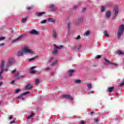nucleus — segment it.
I'll return each mask as SVG.
<instances>
[{
  "label": "nucleus",
  "mask_w": 124,
  "mask_h": 124,
  "mask_svg": "<svg viewBox=\"0 0 124 124\" xmlns=\"http://www.w3.org/2000/svg\"><path fill=\"white\" fill-rule=\"evenodd\" d=\"M14 63V59L9 58L8 63L5 65V61L2 60L1 61V64L0 65L1 71H0V79H2V72L3 70L5 71H8V68L9 66H11Z\"/></svg>",
  "instance_id": "1"
},
{
  "label": "nucleus",
  "mask_w": 124,
  "mask_h": 124,
  "mask_svg": "<svg viewBox=\"0 0 124 124\" xmlns=\"http://www.w3.org/2000/svg\"><path fill=\"white\" fill-rule=\"evenodd\" d=\"M24 54H26V55L27 54L33 55L34 54V51L31 49L30 46H25L22 48V51H19L17 52L16 56L17 57H22V56H24Z\"/></svg>",
  "instance_id": "2"
},
{
  "label": "nucleus",
  "mask_w": 124,
  "mask_h": 124,
  "mask_svg": "<svg viewBox=\"0 0 124 124\" xmlns=\"http://www.w3.org/2000/svg\"><path fill=\"white\" fill-rule=\"evenodd\" d=\"M124 25H122L119 27V30H118V39H120L121 38V35H122V34L123 32H124Z\"/></svg>",
  "instance_id": "3"
},
{
  "label": "nucleus",
  "mask_w": 124,
  "mask_h": 124,
  "mask_svg": "<svg viewBox=\"0 0 124 124\" xmlns=\"http://www.w3.org/2000/svg\"><path fill=\"white\" fill-rule=\"evenodd\" d=\"M48 62L50 63V65H55L58 63V60L55 59L54 57H51L48 60Z\"/></svg>",
  "instance_id": "4"
},
{
  "label": "nucleus",
  "mask_w": 124,
  "mask_h": 124,
  "mask_svg": "<svg viewBox=\"0 0 124 124\" xmlns=\"http://www.w3.org/2000/svg\"><path fill=\"white\" fill-rule=\"evenodd\" d=\"M74 72H75V70H69L68 72V75L69 77H71L72 75H74Z\"/></svg>",
  "instance_id": "5"
},
{
  "label": "nucleus",
  "mask_w": 124,
  "mask_h": 124,
  "mask_svg": "<svg viewBox=\"0 0 124 124\" xmlns=\"http://www.w3.org/2000/svg\"><path fill=\"white\" fill-rule=\"evenodd\" d=\"M29 33L30 34H35L37 35V34H38V32H37L35 30H32L29 32Z\"/></svg>",
  "instance_id": "6"
},
{
  "label": "nucleus",
  "mask_w": 124,
  "mask_h": 124,
  "mask_svg": "<svg viewBox=\"0 0 124 124\" xmlns=\"http://www.w3.org/2000/svg\"><path fill=\"white\" fill-rule=\"evenodd\" d=\"M63 97H64V98H67L68 99H70V100H73V98H72L71 96L68 94L63 95Z\"/></svg>",
  "instance_id": "7"
},
{
  "label": "nucleus",
  "mask_w": 124,
  "mask_h": 124,
  "mask_svg": "<svg viewBox=\"0 0 124 124\" xmlns=\"http://www.w3.org/2000/svg\"><path fill=\"white\" fill-rule=\"evenodd\" d=\"M34 68H36V66H33L30 68V73H32V74L35 73V71L33 70Z\"/></svg>",
  "instance_id": "8"
},
{
  "label": "nucleus",
  "mask_w": 124,
  "mask_h": 124,
  "mask_svg": "<svg viewBox=\"0 0 124 124\" xmlns=\"http://www.w3.org/2000/svg\"><path fill=\"white\" fill-rule=\"evenodd\" d=\"M110 16H111V12L108 11L106 12V18H108L109 17H110Z\"/></svg>",
  "instance_id": "9"
},
{
  "label": "nucleus",
  "mask_w": 124,
  "mask_h": 124,
  "mask_svg": "<svg viewBox=\"0 0 124 124\" xmlns=\"http://www.w3.org/2000/svg\"><path fill=\"white\" fill-rule=\"evenodd\" d=\"M53 46L54 47L55 49H62V48H63V46H57V45H56V44H53Z\"/></svg>",
  "instance_id": "10"
},
{
  "label": "nucleus",
  "mask_w": 124,
  "mask_h": 124,
  "mask_svg": "<svg viewBox=\"0 0 124 124\" xmlns=\"http://www.w3.org/2000/svg\"><path fill=\"white\" fill-rule=\"evenodd\" d=\"M32 88V85L31 84H28L26 87V90H31Z\"/></svg>",
  "instance_id": "11"
},
{
  "label": "nucleus",
  "mask_w": 124,
  "mask_h": 124,
  "mask_svg": "<svg viewBox=\"0 0 124 124\" xmlns=\"http://www.w3.org/2000/svg\"><path fill=\"white\" fill-rule=\"evenodd\" d=\"M53 38H57V37H58V33L56 31H53Z\"/></svg>",
  "instance_id": "12"
},
{
  "label": "nucleus",
  "mask_w": 124,
  "mask_h": 124,
  "mask_svg": "<svg viewBox=\"0 0 124 124\" xmlns=\"http://www.w3.org/2000/svg\"><path fill=\"white\" fill-rule=\"evenodd\" d=\"M47 20L49 22H51V23H55L56 22V20L54 18H49Z\"/></svg>",
  "instance_id": "13"
},
{
  "label": "nucleus",
  "mask_w": 124,
  "mask_h": 124,
  "mask_svg": "<svg viewBox=\"0 0 124 124\" xmlns=\"http://www.w3.org/2000/svg\"><path fill=\"white\" fill-rule=\"evenodd\" d=\"M90 33H91V31L90 30H88L86 31H85L84 34L85 35H86L87 36H88V35H90Z\"/></svg>",
  "instance_id": "14"
},
{
  "label": "nucleus",
  "mask_w": 124,
  "mask_h": 124,
  "mask_svg": "<svg viewBox=\"0 0 124 124\" xmlns=\"http://www.w3.org/2000/svg\"><path fill=\"white\" fill-rule=\"evenodd\" d=\"M75 84H80L81 83V80L77 79L74 81Z\"/></svg>",
  "instance_id": "15"
},
{
  "label": "nucleus",
  "mask_w": 124,
  "mask_h": 124,
  "mask_svg": "<svg viewBox=\"0 0 124 124\" xmlns=\"http://www.w3.org/2000/svg\"><path fill=\"white\" fill-rule=\"evenodd\" d=\"M113 90H114V87H108V91L109 93H111V92H112L113 91Z\"/></svg>",
  "instance_id": "16"
},
{
  "label": "nucleus",
  "mask_w": 124,
  "mask_h": 124,
  "mask_svg": "<svg viewBox=\"0 0 124 124\" xmlns=\"http://www.w3.org/2000/svg\"><path fill=\"white\" fill-rule=\"evenodd\" d=\"M52 54H53L54 55H58V54H59V51H58L56 49H54L53 52H52Z\"/></svg>",
  "instance_id": "17"
},
{
  "label": "nucleus",
  "mask_w": 124,
  "mask_h": 124,
  "mask_svg": "<svg viewBox=\"0 0 124 124\" xmlns=\"http://www.w3.org/2000/svg\"><path fill=\"white\" fill-rule=\"evenodd\" d=\"M39 82H40V80L38 78L36 79L35 80V83L36 85H38V84H39Z\"/></svg>",
  "instance_id": "18"
},
{
  "label": "nucleus",
  "mask_w": 124,
  "mask_h": 124,
  "mask_svg": "<svg viewBox=\"0 0 124 124\" xmlns=\"http://www.w3.org/2000/svg\"><path fill=\"white\" fill-rule=\"evenodd\" d=\"M22 38H23V35H20L19 37H18L16 39V41L17 40H21V39H22Z\"/></svg>",
  "instance_id": "19"
},
{
  "label": "nucleus",
  "mask_w": 124,
  "mask_h": 124,
  "mask_svg": "<svg viewBox=\"0 0 124 124\" xmlns=\"http://www.w3.org/2000/svg\"><path fill=\"white\" fill-rule=\"evenodd\" d=\"M104 34L107 37H109V34H108V32H107V31H105L104 32Z\"/></svg>",
  "instance_id": "20"
},
{
  "label": "nucleus",
  "mask_w": 124,
  "mask_h": 124,
  "mask_svg": "<svg viewBox=\"0 0 124 124\" xmlns=\"http://www.w3.org/2000/svg\"><path fill=\"white\" fill-rule=\"evenodd\" d=\"M43 14H45V12H43L39 13H38V16H42Z\"/></svg>",
  "instance_id": "21"
},
{
  "label": "nucleus",
  "mask_w": 124,
  "mask_h": 124,
  "mask_svg": "<svg viewBox=\"0 0 124 124\" xmlns=\"http://www.w3.org/2000/svg\"><path fill=\"white\" fill-rule=\"evenodd\" d=\"M19 74H20L19 73H17L16 75V77L17 78V79H19V78H22L24 77V76L22 77H18Z\"/></svg>",
  "instance_id": "22"
},
{
  "label": "nucleus",
  "mask_w": 124,
  "mask_h": 124,
  "mask_svg": "<svg viewBox=\"0 0 124 124\" xmlns=\"http://www.w3.org/2000/svg\"><path fill=\"white\" fill-rule=\"evenodd\" d=\"M116 54H117L118 55H122L123 52L121 50H118L116 52Z\"/></svg>",
  "instance_id": "23"
},
{
  "label": "nucleus",
  "mask_w": 124,
  "mask_h": 124,
  "mask_svg": "<svg viewBox=\"0 0 124 124\" xmlns=\"http://www.w3.org/2000/svg\"><path fill=\"white\" fill-rule=\"evenodd\" d=\"M115 15H118V12H119V9L118 8H115Z\"/></svg>",
  "instance_id": "24"
},
{
  "label": "nucleus",
  "mask_w": 124,
  "mask_h": 124,
  "mask_svg": "<svg viewBox=\"0 0 124 124\" xmlns=\"http://www.w3.org/2000/svg\"><path fill=\"white\" fill-rule=\"evenodd\" d=\"M105 61L106 62V64H109V63H110V62H109V61L107 60L106 58H105Z\"/></svg>",
  "instance_id": "25"
},
{
  "label": "nucleus",
  "mask_w": 124,
  "mask_h": 124,
  "mask_svg": "<svg viewBox=\"0 0 124 124\" xmlns=\"http://www.w3.org/2000/svg\"><path fill=\"white\" fill-rule=\"evenodd\" d=\"M124 79H123V81L121 82L120 83V87H122V86H124Z\"/></svg>",
  "instance_id": "26"
},
{
  "label": "nucleus",
  "mask_w": 124,
  "mask_h": 124,
  "mask_svg": "<svg viewBox=\"0 0 124 124\" xmlns=\"http://www.w3.org/2000/svg\"><path fill=\"white\" fill-rule=\"evenodd\" d=\"M87 87H88V89H92V84H88Z\"/></svg>",
  "instance_id": "27"
},
{
  "label": "nucleus",
  "mask_w": 124,
  "mask_h": 124,
  "mask_svg": "<svg viewBox=\"0 0 124 124\" xmlns=\"http://www.w3.org/2000/svg\"><path fill=\"white\" fill-rule=\"evenodd\" d=\"M30 93V92H26L23 93L22 95H26V94H28Z\"/></svg>",
  "instance_id": "28"
},
{
  "label": "nucleus",
  "mask_w": 124,
  "mask_h": 124,
  "mask_svg": "<svg viewBox=\"0 0 124 124\" xmlns=\"http://www.w3.org/2000/svg\"><path fill=\"white\" fill-rule=\"evenodd\" d=\"M34 115V114L32 113L31 114V115H30L29 116H28L27 117L28 119H31V118L32 117H33V115Z\"/></svg>",
  "instance_id": "29"
},
{
  "label": "nucleus",
  "mask_w": 124,
  "mask_h": 124,
  "mask_svg": "<svg viewBox=\"0 0 124 124\" xmlns=\"http://www.w3.org/2000/svg\"><path fill=\"white\" fill-rule=\"evenodd\" d=\"M50 8L51 9H54V8H56L55 7V6L53 4H51Z\"/></svg>",
  "instance_id": "30"
},
{
  "label": "nucleus",
  "mask_w": 124,
  "mask_h": 124,
  "mask_svg": "<svg viewBox=\"0 0 124 124\" xmlns=\"http://www.w3.org/2000/svg\"><path fill=\"white\" fill-rule=\"evenodd\" d=\"M4 39H5V37H0V41L4 40Z\"/></svg>",
  "instance_id": "31"
},
{
  "label": "nucleus",
  "mask_w": 124,
  "mask_h": 124,
  "mask_svg": "<svg viewBox=\"0 0 124 124\" xmlns=\"http://www.w3.org/2000/svg\"><path fill=\"white\" fill-rule=\"evenodd\" d=\"M104 10H105V8H104V7L102 6L101 8V11L102 12H103V11H104Z\"/></svg>",
  "instance_id": "32"
},
{
  "label": "nucleus",
  "mask_w": 124,
  "mask_h": 124,
  "mask_svg": "<svg viewBox=\"0 0 124 124\" xmlns=\"http://www.w3.org/2000/svg\"><path fill=\"white\" fill-rule=\"evenodd\" d=\"M26 21H27V17H25L24 18L22 19V22L23 23H25V22H26Z\"/></svg>",
  "instance_id": "33"
},
{
  "label": "nucleus",
  "mask_w": 124,
  "mask_h": 124,
  "mask_svg": "<svg viewBox=\"0 0 124 124\" xmlns=\"http://www.w3.org/2000/svg\"><path fill=\"white\" fill-rule=\"evenodd\" d=\"M81 38V37L80 35L78 36L77 37H76V40H79Z\"/></svg>",
  "instance_id": "34"
},
{
  "label": "nucleus",
  "mask_w": 124,
  "mask_h": 124,
  "mask_svg": "<svg viewBox=\"0 0 124 124\" xmlns=\"http://www.w3.org/2000/svg\"><path fill=\"white\" fill-rule=\"evenodd\" d=\"M46 23V20H44L41 22V24H45Z\"/></svg>",
  "instance_id": "35"
},
{
  "label": "nucleus",
  "mask_w": 124,
  "mask_h": 124,
  "mask_svg": "<svg viewBox=\"0 0 124 124\" xmlns=\"http://www.w3.org/2000/svg\"><path fill=\"white\" fill-rule=\"evenodd\" d=\"M20 89H17L15 91V93H19V92H20Z\"/></svg>",
  "instance_id": "36"
},
{
  "label": "nucleus",
  "mask_w": 124,
  "mask_h": 124,
  "mask_svg": "<svg viewBox=\"0 0 124 124\" xmlns=\"http://www.w3.org/2000/svg\"><path fill=\"white\" fill-rule=\"evenodd\" d=\"M101 58V56L100 55H97L96 56V59H100Z\"/></svg>",
  "instance_id": "37"
},
{
  "label": "nucleus",
  "mask_w": 124,
  "mask_h": 124,
  "mask_svg": "<svg viewBox=\"0 0 124 124\" xmlns=\"http://www.w3.org/2000/svg\"><path fill=\"white\" fill-rule=\"evenodd\" d=\"M32 8V7H28L27 8V10H31Z\"/></svg>",
  "instance_id": "38"
},
{
  "label": "nucleus",
  "mask_w": 124,
  "mask_h": 124,
  "mask_svg": "<svg viewBox=\"0 0 124 124\" xmlns=\"http://www.w3.org/2000/svg\"><path fill=\"white\" fill-rule=\"evenodd\" d=\"M83 20V18H78V22H82V21Z\"/></svg>",
  "instance_id": "39"
},
{
  "label": "nucleus",
  "mask_w": 124,
  "mask_h": 124,
  "mask_svg": "<svg viewBox=\"0 0 124 124\" xmlns=\"http://www.w3.org/2000/svg\"><path fill=\"white\" fill-rule=\"evenodd\" d=\"M45 70H50V67H47V68H45L44 69Z\"/></svg>",
  "instance_id": "40"
},
{
  "label": "nucleus",
  "mask_w": 124,
  "mask_h": 124,
  "mask_svg": "<svg viewBox=\"0 0 124 124\" xmlns=\"http://www.w3.org/2000/svg\"><path fill=\"white\" fill-rule=\"evenodd\" d=\"M67 27H68V29H69V28H70V23H68L67 24Z\"/></svg>",
  "instance_id": "41"
},
{
  "label": "nucleus",
  "mask_w": 124,
  "mask_h": 124,
  "mask_svg": "<svg viewBox=\"0 0 124 124\" xmlns=\"http://www.w3.org/2000/svg\"><path fill=\"white\" fill-rule=\"evenodd\" d=\"M12 72V73H15V72H16V69H15L14 70H13Z\"/></svg>",
  "instance_id": "42"
},
{
  "label": "nucleus",
  "mask_w": 124,
  "mask_h": 124,
  "mask_svg": "<svg viewBox=\"0 0 124 124\" xmlns=\"http://www.w3.org/2000/svg\"><path fill=\"white\" fill-rule=\"evenodd\" d=\"M33 60H34V58L30 59H29V62H31V61H33Z\"/></svg>",
  "instance_id": "43"
},
{
  "label": "nucleus",
  "mask_w": 124,
  "mask_h": 124,
  "mask_svg": "<svg viewBox=\"0 0 124 124\" xmlns=\"http://www.w3.org/2000/svg\"><path fill=\"white\" fill-rule=\"evenodd\" d=\"M14 123H15V121H11V122L10 123V124H14Z\"/></svg>",
  "instance_id": "44"
},
{
  "label": "nucleus",
  "mask_w": 124,
  "mask_h": 124,
  "mask_svg": "<svg viewBox=\"0 0 124 124\" xmlns=\"http://www.w3.org/2000/svg\"><path fill=\"white\" fill-rule=\"evenodd\" d=\"M12 116H10L9 117V120H11V119H12Z\"/></svg>",
  "instance_id": "45"
},
{
  "label": "nucleus",
  "mask_w": 124,
  "mask_h": 124,
  "mask_svg": "<svg viewBox=\"0 0 124 124\" xmlns=\"http://www.w3.org/2000/svg\"><path fill=\"white\" fill-rule=\"evenodd\" d=\"M97 122H98V119H95V123H97Z\"/></svg>",
  "instance_id": "46"
},
{
  "label": "nucleus",
  "mask_w": 124,
  "mask_h": 124,
  "mask_svg": "<svg viewBox=\"0 0 124 124\" xmlns=\"http://www.w3.org/2000/svg\"><path fill=\"white\" fill-rule=\"evenodd\" d=\"M84 124V122L81 121V122H80V124Z\"/></svg>",
  "instance_id": "47"
},
{
  "label": "nucleus",
  "mask_w": 124,
  "mask_h": 124,
  "mask_svg": "<svg viewBox=\"0 0 124 124\" xmlns=\"http://www.w3.org/2000/svg\"><path fill=\"white\" fill-rule=\"evenodd\" d=\"M2 85V82L0 81V86H1Z\"/></svg>",
  "instance_id": "48"
},
{
  "label": "nucleus",
  "mask_w": 124,
  "mask_h": 124,
  "mask_svg": "<svg viewBox=\"0 0 124 124\" xmlns=\"http://www.w3.org/2000/svg\"><path fill=\"white\" fill-rule=\"evenodd\" d=\"M74 9H76V8H77V6L74 7Z\"/></svg>",
  "instance_id": "49"
},
{
  "label": "nucleus",
  "mask_w": 124,
  "mask_h": 124,
  "mask_svg": "<svg viewBox=\"0 0 124 124\" xmlns=\"http://www.w3.org/2000/svg\"><path fill=\"white\" fill-rule=\"evenodd\" d=\"M15 82V80H13V81H12V84H13V83H14Z\"/></svg>",
  "instance_id": "50"
},
{
  "label": "nucleus",
  "mask_w": 124,
  "mask_h": 124,
  "mask_svg": "<svg viewBox=\"0 0 124 124\" xmlns=\"http://www.w3.org/2000/svg\"><path fill=\"white\" fill-rule=\"evenodd\" d=\"M50 74L51 75H53V74H54V72L51 73Z\"/></svg>",
  "instance_id": "51"
},
{
  "label": "nucleus",
  "mask_w": 124,
  "mask_h": 124,
  "mask_svg": "<svg viewBox=\"0 0 124 124\" xmlns=\"http://www.w3.org/2000/svg\"><path fill=\"white\" fill-rule=\"evenodd\" d=\"M3 45V44H0V46H2Z\"/></svg>",
  "instance_id": "52"
},
{
  "label": "nucleus",
  "mask_w": 124,
  "mask_h": 124,
  "mask_svg": "<svg viewBox=\"0 0 124 124\" xmlns=\"http://www.w3.org/2000/svg\"><path fill=\"white\" fill-rule=\"evenodd\" d=\"M91 93H93V91H91Z\"/></svg>",
  "instance_id": "53"
},
{
  "label": "nucleus",
  "mask_w": 124,
  "mask_h": 124,
  "mask_svg": "<svg viewBox=\"0 0 124 124\" xmlns=\"http://www.w3.org/2000/svg\"><path fill=\"white\" fill-rule=\"evenodd\" d=\"M113 64H114V65H117V64H115V63H113Z\"/></svg>",
  "instance_id": "54"
},
{
  "label": "nucleus",
  "mask_w": 124,
  "mask_h": 124,
  "mask_svg": "<svg viewBox=\"0 0 124 124\" xmlns=\"http://www.w3.org/2000/svg\"><path fill=\"white\" fill-rule=\"evenodd\" d=\"M93 112H91V114H93Z\"/></svg>",
  "instance_id": "55"
},
{
  "label": "nucleus",
  "mask_w": 124,
  "mask_h": 124,
  "mask_svg": "<svg viewBox=\"0 0 124 124\" xmlns=\"http://www.w3.org/2000/svg\"><path fill=\"white\" fill-rule=\"evenodd\" d=\"M85 8H83V10H85Z\"/></svg>",
  "instance_id": "56"
}]
</instances>
